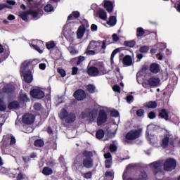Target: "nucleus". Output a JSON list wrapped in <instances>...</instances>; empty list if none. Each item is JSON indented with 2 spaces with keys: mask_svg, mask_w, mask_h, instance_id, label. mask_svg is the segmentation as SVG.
Segmentation results:
<instances>
[{
  "mask_svg": "<svg viewBox=\"0 0 180 180\" xmlns=\"http://www.w3.org/2000/svg\"><path fill=\"white\" fill-rule=\"evenodd\" d=\"M33 67H34L33 66V61L27 60L22 63L20 68V72L27 84H30L33 81V75L32 74V70H30V68H33Z\"/></svg>",
  "mask_w": 180,
  "mask_h": 180,
  "instance_id": "obj_1",
  "label": "nucleus"
},
{
  "mask_svg": "<svg viewBox=\"0 0 180 180\" xmlns=\"http://www.w3.org/2000/svg\"><path fill=\"white\" fill-rule=\"evenodd\" d=\"M29 15H31L34 19H39V18L43 15V9L37 6L36 8L30 9L27 12H21L20 13V18H21L22 20L27 22V20H29Z\"/></svg>",
  "mask_w": 180,
  "mask_h": 180,
  "instance_id": "obj_2",
  "label": "nucleus"
},
{
  "mask_svg": "<svg viewBox=\"0 0 180 180\" xmlns=\"http://www.w3.org/2000/svg\"><path fill=\"white\" fill-rule=\"evenodd\" d=\"M89 49H92L97 54H104L106 50V41H91Z\"/></svg>",
  "mask_w": 180,
  "mask_h": 180,
  "instance_id": "obj_3",
  "label": "nucleus"
},
{
  "mask_svg": "<svg viewBox=\"0 0 180 180\" xmlns=\"http://www.w3.org/2000/svg\"><path fill=\"white\" fill-rule=\"evenodd\" d=\"M110 112V109L106 107H100V110L98 112V116L97 117V124L98 126H102L103 123L108 122V114Z\"/></svg>",
  "mask_w": 180,
  "mask_h": 180,
  "instance_id": "obj_4",
  "label": "nucleus"
},
{
  "mask_svg": "<svg viewBox=\"0 0 180 180\" xmlns=\"http://www.w3.org/2000/svg\"><path fill=\"white\" fill-rule=\"evenodd\" d=\"M83 165L85 168H92L94 167V154L91 151L85 150L83 152Z\"/></svg>",
  "mask_w": 180,
  "mask_h": 180,
  "instance_id": "obj_5",
  "label": "nucleus"
},
{
  "mask_svg": "<svg viewBox=\"0 0 180 180\" xmlns=\"http://www.w3.org/2000/svg\"><path fill=\"white\" fill-rule=\"evenodd\" d=\"M59 117L61 119V120L65 122L66 123H72L75 122V119H77L75 114L72 112L68 113L65 109H63L60 111Z\"/></svg>",
  "mask_w": 180,
  "mask_h": 180,
  "instance_id": "obj_6",
  "label": "nucleus"
},
{
  "mask_svg": "<svg viewBox=\"0 0 180 180\" xmlns=\"http://www.w3.org/2000/svg\"><path fill=\"white\" fill-rule=\"evenodd\" d=\"M154 129H155V125L151 124H149L147 127L146 134V137L147 140L152 144V146H154L155 143L158 141V138L153 134V131H154Z\"/></svg>",
  "mask_w": 180,
  "mask_h": 180,
  "instance_id": "obj_7",
  "label": "nucleus"
},
{
  "mask_svg": "<svg viewBox=\"0 0 180 180\" xmlns=\"http://www.w3.org/2000/svg\"><path fill=\"white\" fill-rule=\"evenodd\" d=\"M160 85H161V81L160 80V78L155 76L149 78L147 82L143 83V88H146V89L155 88L160 86Z\"/></svg>",
  "mask_w": 180,
  "mask_h": 180,
  "instance_id": "obj_8",
  "label": "nucleus"
},
{
  "mask_svg": "<svg viewBox=\"0 0 180 180\" xmlns=\"http://www.w3.org/2000/svg\"><path fill=\"white\" fill-rule=\"evenodd\" d=\"M174 140L175 139L174 138V136H172V134L167 132L162 139L161 147H162V148H167L168 146L174 147Z\"/></svg>",
  "mask_w": 180,
  "mask_h": 180,
  "instance_id": "obj_9",
  "label": "nucleus"
},
{
  "mask_svg": "<svg viewBox=\"0 0 180 180\" xmlns=\"http://www.w3.org/2000/svg\"><path fill=\"white\" fill-rule=\"evenodd\" d=\"M141 129H133L127 134L126 139L128 141H130L131 140H136V139H139V137L141 136Z\"/></svg>",
  "mask_w": 180,
  "mask_h": 180,
  "instance_id": "obj_10",
  "label": "nucleus"
},
{
  "mask_svg": "<svg viewBox=\"0 0 180 180\" xmlns=\"http://www.w3.org/2000/svg\"><path fill=\"white\" fill-rule=\"evenodd\" d=\"M96 63V60H91L89 63V65H91L89 68H88L87 73L90 77H98L101 72H99V69L92 66L94 64Z\"/></svg>",
  "mask_w": 180,
  "mask_h": 180,
  "instance_id": "obj_11",
  "label": "nucleus"
},
{
  "mask_svg": "<svg viewBox=\"0 0 180 180\" xmlns=\"http://www.w3.org/2000/svg\"><path fill=\"white\" fill-rule=\"evenodd\" d=\"M30 95L32 98L35 99H43L45 96L44 91L43 89L40 87H37L30 91Z\"/></svg>",
  "mask_w": 180,
  "mask_h": 180,
  "instance_id": "obj_12",
  "label": "nucleus"
},
{
  "mask_svg": "<svg viewBox=\"0 0 180 180\" xmlns=\"http://www.w3.org/2000/svg\"><path fill=\"white\" fill-rule=\"evenodd\" d=\"M74 23L69 22L66 24L63 27V34L66 39H72L74 36V32L71 30V26H73Z\"/></svg>",
  "mask_w": 180,
  "mask_h": 180,
  "instance_id": "obj_13",
  "label": "nucleus"
},
{
  "mask_svg": "<svg viewBox=\"0 0 180 180\" xmlns=\"http://www.w3.org/2000/svg\"><path fill=\"white\" fill-rule=\"evenodd\" d=\"M176 167V161L172 158L167 159L164 164L165 171H172V169H175Z\"/></svg>",
  "mask_w": 180,
  "mask_h": 180,
  "instance_id": "obj_14",
  "label": "nucleus"
},
{
  "mask_svg": "<svg viewBox=\"0 0 180 180\" xmlns=\"http://www.w3.org/2000/svg\"><path fill=\"white\" fill-rule=\"evenodd\" d=\"M85 24H82L77 31V39H82L84 35L85 34V32H86V27H89V24H88V21H84Z\"/></svg>",
  "mask_w": 180,
  "mask_h": 180,
  "instance_id": "obj_15",
  "label": "nucleus"
},
{
  "mask_svg": "<svg viewBox=\"0 0 180 180\" xmlns=\"http://www.w3.org/2000/svg\"><path fill=\"white\" fill-rule=\"evenodd\" d=\"M22 122L25 124H32L34 122V115L32 114H25L22 116Z\"/></svg>",
  "mask_w": 180,
  "mask_h": 180,
  "instance_id": "obj_16",
  "label": "nucleus"
},
{
  "mask_svg": "<svg viewBox=\"0 0 180 180\" xmlns=\"http://www.w3.org/2000/svg\"><path fill=\"white\" fill-rule=\"evenodd\" d=\"M150 168L154 171L155 174H158L162 168V163L160 162H155L150 164Z\"/></svg>",
  "mask_w": 180,
  "mask_h": 180,
  "instance_id": "obj_17",
  "label": "nucleus"
},
{
  "mask_svg": "<svg viewBox=\"0 0 180 180\" xmlns=\"http://www.w3.org/2000/svg\"><path fill=\"white\" fill-rule=\"evenodd\" d=\"M73 96H75V99H77V101H84V99H85V96H86V95L85 94L84 91L77 90L74 93Z\"/></svg>",
  "mask_w": 180,
  "mask_h": 180,
  "instance_id": "obj_18",
  "label": "nucleus"
},
{
  "mask_svg": "<svg viewBox=\"0 0 180 180\" xmlns=\"http://www.w3.org/2000/svg\"><path fill=\"white\" fill-rule=\"evenodd\" d=\"M103 4H104V8L105 9H106L107 12H108V13H112V12H113V8H114L113 2L109 0H104Z\"/></svg>",
  "mask_w": 180,
  "mask_h": 180,
  "instance_id": "obj_19",
  "label": "nucleus"
},
{
  "mask_svg": "<svg viewBox=\"0 0 180 180\" xmlns=\"http://www.w3.org/2000/svg\"><path fill=\"white\" fill-rule=\"evenodd\" d=\"M104 158H105V167L106 168H110L112 167V155L110 153H105Z\"/></svg>",
  "mask_w": 180,
  "mask_h": 180,
  "instance_id": "obj_20",
  "label": "nucleus"
},
{
  "mask_svg": "<svg viewBox=\"0 0 180 180\" xmlns=\"http://www.w3.org/2000/svg\"><path fill=\"white\" fill-rule=\"evenodd\" d=\"M117 23V19L116 18V15L110 16L108 20L107 21V25L110 26V27H113V26L116 25Z\"/></svg>",
  "mask_w": 180,
  "mask_h": 180,
  "instance_id": "obj_21",
  "label": "nucleus"
},
{
  "mask_svg": "<svg viewBox=\"0 0 180 180\" xmlns=\"http://www.w3.org/2000/svg\"><path fill=\"white\" fill-rule=\"evenodd\" d=\"M123 64L127 67H130L133 64V60L131 59V56H126L123 58Z\"/></svg>",
  "mask_w": 180,
  "mask_h": 180,
  "instance_id": "obj_22",
  "label": "nucleus"
},
{
  "mask_svg": "<svg viewBox=\"0 0 180 180\" xmlns=\"http://www.w3.org/2000/svg\"><path fill=\"white\" fill-rule=\"evenodd\" d=\"M15 91V86L13 84H8L3 89L4 94H11Z\"/></svg>",
  "mask_w": 180,
  "mask_h": 180,
  "instance_id": "obj_23",
  "label": "nucleus"
},
{
  "mask_svg": "<svg viewBox=\"0 0 180 180\" xmlns=\"http://www.w3.org/2000/svg\"><path fill=\"white\" fill-rule=\"evenodd\" d=\"M150 71L153 74H158V72H160V66L157 63H153L150 66Z\"/></svg>",
  "mask_w": 180,
  "mask_h": 180,
  "instance_id": "obj_24",
  "label": "nucleus"
},
{
  "mask_svg": "<svg viewBox=\"0 0 180 180\" xmlns=\"http://www.w3.org/2000/svg\"><path fill=\"white\" fill-rule=\"evenodd\" d=\"M100 19L102 20H106L108 19V13L103 9H100L98 12Z\"/></svg>",
  "mask_w": 180,
  "mask_h": 180,
  "instance_id": "obj_25",
  "label": "nucleus"
},
{
  "mask_svg": "<svg viewBox=\"0 0 180 180\" xmlns=\"http://www.w3.org/2000/svg\"><path fill=\"white\" fill-rule=\"evenodd\" d=\"M145 108H148V109H155L157 108V102L155 101H149L143 104Z\"/></svg>",
  "mask_w": 180,
  "mask_h": 180,
  "instance_id": "obj_26",
  "label": "nucleus"
},
{
  "mask_svg": "<svg viewBox=\"0 0 180 180\" xmlns=\"http://www.w3.org/2000/svg\"><path fill=\"white\" fill-rule=\"evenodd\" d=\"M81 16L79 11H73L68 18V20H72L73 19H78Z\"/></svg>",
  "mask_w": 180,
  "mask_h": 180,
  "instance_id": "obj_27",
  "label": "nucleus"
},
{
  "mask_svg": "<svg viewBox=\"0 0 180 180\" xmlns=\"http://www.w3.org/2000/svg\"><path fill=\"white\" fill-rule=\"evenodd\" d=\"M98 116V110H93L91 111L90 110V113H89V119L90 120H95L96 119V117Z\"/></svg>",
  "mask_w": 180,
  "mask_h": 180,
  "instance_id": "obj_28",
  "label": "nucleus"
},
{
  "mask_svg": "<svg viewBox=\"0 0 180 180\" xmlns=\"http://www.w3.org/2000/svg\"><path fill=\"white\" fill-rule=\"evenodd\" d=\"M159 116H160L162 119H165V120H168V111L165 109L162 110L160 112Z\"/></svg>",
  "mask_w": 180,
  "mask_h": 180,
  "instance_id": "obj_29",
  "label": "nucleus"
},
{
  "mask_svg": "<svg viewBox=\"0 0 180 180\" xmlns=\"http://www.w3.org/2000/svg\"><path fill=\"white\" fill-rule=\"evenodd\" d=\"M19 101H20V102H29L30 99L27 97V94L22 93L20 94Z\"/></svg>",
  "mask_w": 180,
  "mask_h": 180,
  "instance_id": "obj_30",
  "label": "nucleus"
},
{
  "mask_svg": "<svg viewBox=\"0 0 180 180\" xmlns=\"http://www.w3.org/2000/svg\"><path fill=\"white\" fill-rule=\"evenodd\" d=\"M85 53L87 55V56H95L97 53V52H96L94 49H92V48H89V45L88 46L86 51H85Z\"/></svg>",
  "mask_w": 180,
  "mask_h": 180,
  "instance_id": "obj_31",
  "label": "nucleus"
},
{
  "mask_svg": "<svg viewBox=\"0 0 180 180\" xmlns=\"http://www.w3.org/2000/svg\"><path fill=\"white\" fill-rule=\"evenodd\" d=\"M42 173L44 175H51L53 174V169L50 167H44Z\"/></svg>",
  "mask_w": 180,
  "mask_h": 180,
  "instance_id": "obj_32",
  "label": "nucleus"
},
{
  "mask_svg": "<svg viewBox=\"0 0 180 180\" xmlns=\"http://www.w3.org/2000/svg\"><path fill=\"white\" fill-rule=\"evenodd\" d=\"M18 108H19L18 101H13L8 105V109H18Z\"/></svg>",
  "mask_w": 180,
  "mask_h": 180,
  "instance_id": "obj_33",
  "label": "nucleus"
},
{
  "mask_svg": "<svg viewBox=\"0 0 180 180\" xmlns=\"http://www.w3.org/2000/svg\"><path fill=\"white\" fill-rule=\"evenodd\" d=\"M103 136H105V131L103 129H99L96 131V136L97 139L101 140V139H103Z\"/></svg>",
  "mask_w": 180,
  "mask_h": 180,
  "instance_id": "obj_34",
  "label": "nucleus"
},
{
  "mask_svg": "<svg viewBox=\"0 0 180 180\" xmlns=\"http://www.w3.org/2000/svg\"><path fill=\"white\" fill-rule=\"evenodd\" d=\"M86 89L90 94H95V89H96V87L94 84H89L86 86Z\"/></svg>",
  "mask_w": 180,
  "mask_h": 180,
  "instance_id": "obj_35",
  "label": "nucleus"
},
{
  "mask_svg": "<svg viewBox=\"0 0 180 180\" xmlns=\"http://www.w3.org/2000/svg\"><path fill=\"white\" fill-rule=\"evenodd\" d=\"M113 172H106L105 174V177L106 180H113Z\"/></svg>",
  "mask_w": 180,
  "mask_h": 180,
  "instance_id": "obj_36",
  "label": "nucleus"
},
{
  "mask_svg": "<svg viewBox=\"0 0 180 180\" xmlns=\"http://www.w3.org/2000/svg\"><path fill=\"white\" fill-rule=\"evenodd\" d=\"M6 110V103L0 99V112H5Z\"/></svg>",
  "mask_w": 180,
  "mask_h": 180,
  "instance_id": "obj_37",
  "label": "nucleus"
},
{
  "mask_svg": "<svg viewBox=\"0 0 180 180\" xmlns=\"http://www.w3.org/2000/svg\"><path fill=\"white\" fill-rule=\"evenodd\" d=\"M35 147H43L44 146V141L41 139H37L34 141Z\"/></svg>",
  "mask_w": 180,
  "mask_h": 180,
  "instance_id": "obj_38",
  "label": "nucleus"
},
{
  "mask_svg": "<svg viewBox=\"0 0 180 180\" xmlns=\"http://www.w3.org/2000/svg\"><path fill=\"white\" fill-rule=\"evenodd\" d=\"M145 32H144V29H143L142 27H138L136 30V36L137 37H141V36H143V34H144Z\"/></svg>",
  "mask_w": 180,
  "mask_h": 180,
  "instance_id": "obj_39",
  "label": "nucleus"
},
{
  "mask_svg": "<svg viewBox=\"0 0 180 180\" xmlns=\"http://www.w3.org/2000/svg\"><path fill=\"white\" fill-rule=\"evenodd\" d=\"M155 47H158L160 49V51H162L163 49H167V44L165 43H157Z\"/></svg>",
  "mask_w": 180,
  "mask_h": 180,
  "instance_id": "obj_40",
  "label": "nucleus"
},
{
  "mask_svg": "<svg viewBox=\"0 0 180 180\" xmlns=\"http://www.w3.org/2000/svg\"><path fill=\"white\" fill-rule=\"evenodd\" d=\"M68 51H70V53L75 55L78 53V50H77V49H75V47H74V46L70 45L68 47Z\"/></svg>",
  "mask_w": 180,
  "mask_h": 180,
  "instance_id": "obj_41",
  "label": "nucleus"
},
{
  "mask_svg": "<svg viewBox=\"0 0 180 180\" xmlns=\"http://www.w3.org/2000/svg\"><path fill=\"white\" fill-rule=\"evenodd\" d=\"M89 113H90V110L89 109H86L84 111L82 112V118L85 119L86 117H89Z\"/></svg>",
  "mask_w": 180,
  "mask_h": 180,
  "instance_id": "obj_42",
  "label": "nucleus"
},
{
  "mask_svg": "<svg viewBox=\"0 0 180 180\" xmlns=\"http://www.w3.org/2000/svg\"><path fill=\"white\" fill-rule=\"evenodd\" d=\"M117 53H119V49H117L115 50H114L112 53H111V58H110V63L111 64H113V63H115V61L113 60V59L115 58V56H116L117 54Z\"/></svg>",
  "mask_w": 180,
  "mask_h": 180,
  "instance_id": "obj_43",
  "label": "nucleus"
},
{
  "mask_svg": "<svg viewBox=\"0 0 180 180\" xmlns=\"http://www.w3.org/2000/svg\"><path fill=\"white\" fill-rule=\"evenodd\" d=\"M54 47H56V43L53 41L46 44V49H48V50H51V49H54Z\"/></svg>",
  "mask_w": 180,
  "mask_h": 180,
  "instance_id": "obj_44",
  "label": "nucleus"
},
{
  "mask_svg": "<svg viewBox=\"0 0 180 180\" xmlns=\"http://www.w3.org/2000/svg\"><path fill=\"white\" fill-rule=\"evenodd\" d=\"M45 12H53L54 11V7L51 4H48L44 6Z\"/></svg>",
  "mask_w": 180,
  "mask_h": 180,
  "instance_id": "obj_45",
  "label": "nucleus"
},
{
  "mask_svg": "<svg viewBox=\"0 0 180 180\" xmlns=\"http://www.w3.org/2000/svg\"><path fill=\"white\" fill-rule=\"evenodd\" d=\"M125 46H127L128 47H133L134 46H136V41L131 40L129 41L124 42Z\"/></svg>",
  "mask_w": 180,
  "mask_h": 180,
  "instance_id": "obj_46",
  "label": "nucleus"
},
{
  "mask_svg": "<svg viewBox=\"0 0 180 180\" xmlns=\"http://www.w3.org/2000/svg\"><path fill=\"white\" fill-rule=\"evenodd\" d=\"M17 180H28L27 177L26 176V175L20 173L18 174V176H17Z\"/></svg>",
  "mask_w": 180,
  "mask_h": 180,
  "instance_id": "obj_47",
  "label": "nucleus"
},
{
  "mask_svg": "<svg viewBox=\"0 0 180 180\" xmlns=\"http://www.w3.org/2000/svg\"><path fill=\"white\" fill-rule=\"evenodd\" d=\"M110 116L112 117H119V112L115 110H112L110 111Z\"/></svg>",
  "mask_w": 180,
  "mask_h": 180,
  "instance_id": "obj_48",
  "label": "nucleus"
},
{
  "mask_svg": "<svg viewBox=\"0 0 180 180\" xmlns=\"http://www.w3.org/2000/svg\"><path fill=\"white\" fill-rule=\"evenodd\" d=\"M58 72L61 75V77H64L67 74L65 73V70L62 68H58Z\"/></svg>",
  "mask_w": 180,
  "mask_h": 180,
  "instance_id": "obj_49",
  "label": "nucleus"
},
{
  "mask_svg": "<svg viewBox=\"0 0 180 180\" xmlns=\"http://www.w3.org/2000/svg\"><path fill=\"white\" fill-rule=\"evenodd\" d=\"M84 178L86 179H91L92 178V172H88L84 174Z\"/></svg>",
  "mask_w": 180,
  "mask_h": 180,
  "instance_id": "obj_50",
  "label": "nucleus"
},
{
  "mask_svg": "<svg viewBox=\"0 0 180 180\" xmlns=\"http://www.w3.org/2000/svg\"><path fill=\"white\" fill-rule=\"evenodd\" d=\"M8 139H10L11 141H10V144L11 146L15 144V143H16V139H15V137H13V136L12 135H8Z\"/></svg>",
  "mask_w": 180,
  "mask_h": 180,
  "instance_id": "obj_51",
  "label": "nucleus"
},
{
  "mask_svg": "<svg viewBox=\"0 0 180 180\" xmlns=\"http://www.w3.org/2000/svg\"><path fill=\"white\" fill-rule=\"evenodd\" d=\"M99 72H100L99 75H103L105 74H108V70H105L104 67H101L100 68Z\"/></svg>",
  "mask_w": 180,
  "mask_h": 180,
  "instance_id": "obj_52",
  "label": "nucleus"
},
{
  "mask_svg": "<svg viewBox=\"0 0 180 180\" xmlns=\"http://www.w3.org/2000/svg\"><path fill=\"white\" fill-rule=\"evenodd\" d=\"M136 115L139 117H141L142 116H144V110L143 109H139L136 111Z\"/></svg>",
  "mask_w": 180,
  "mask_h": 180,
  "instance_id": "obj_53",
  "label": "nucleus"
},
{
  "mask_svg": "<svg viewBox=\"0 0 180 180\" xmlns=\"http://www.w3.org/2000/svg\"><path fill=\"white\" fill-rule=\"evenodd\" d=\"M30 46L33 47L34 50H37V51H39L40 53H43V51H41V49H40V47H39L37 45L31 44Z\"/></svg>",
  "mask_w": 180,
  "mask_h": 180,
  "instance_id": "obj_54",
  "label": "nucleus"
},
{
  "mask_svg": "<svg viewBox=\"0 0 180 180\" xmlns=\"http://www.w3.org/2000/svg\"><path fill=\"white\" fill-rule=\"evenodd\" d=\"M148 50H149L148 46H142L140 49L141 53H147Z\"/></svg>",
  "mask_w": 180,
  "mask_h": 180,
  "instance_id": "obj_55",
  "label": "nucleus"
},
{
  "mask_svg": "<svg viewBox=\"0 0 180 180\" xmlns=\"http://www.w3.org/2000/svg\"><path fill=\"white\" fill-rule=\"evenodd\" d=\"M34 109L35 110H40L41 109V104L37 103L34 105Z\"/></svg>",
  "mask_w": 180,
  "mask_h": 180,
  "instance_id": "obj_56",
  "label": "nucleus"
},
{
  "mask_svg": "<svg viewBox=\"0 0 180 180\" xmlns=\"http://www.w3.org/2000/svg\"><path fill=\"white\" fill-rule=\"evenodd\" d=\"M85 60V57L84 56H79L78 60L77 62V65H79L82 63V61Z\"/></svg>",
  "mask_w": 180,
  "mask_h": 180,
  "instance_id": "obj_57",
  "label": "nucleus"
},
{
  "mask_svg": "<svg viewBox=\"0 0 180 180\" xmlns=\"http://www.w3.org/2000/svg\"><path fill=\"white\" fill-rule=\"evenodd\" d=\"M116 150H117V147H116L115 145L112 144L110 146V150L111 151V153H115Z\"/></svg>",
  "mask_w": 180,
  "mask_h": 180,
  "instance_id": "obj_58",
  "label": "nucleus"
},
{
  "mask_svg": "<svg viewBox=\"0 0 180 180\" xmlns=\"http://www.w3.org/2000/svg\"><path fill=\"white\" fill-rule=\"evenodd\" d=\"M78 73V68L73 67L72 69V75H77Z\"/></svg>",
  "mask_w": 180,
  "mask_h": 180,
  "instance_id": "obj_59",
  "label": "nucleus"
},
{
  "mask_svg": "<svg viewBox=\"0 0 180 180\" xmlns=\"http://www.w3.org/2000/svg\"><path fill=\"white\" fill-rule=\"evenodd\" d=\"M112 89L115 92H120V86L118 85H114L112 86Z\"/></svg>",
  "mask_w": 180,
  "mask_h": 180,
  "instance_id": "obj_60",
  "label": "nucleus"
},
{
  "mask_svg": "<svg viewBox=\"0 0 180 180\" xmlns=\"http://www.w3.org/2000/svg\"><path fill=\"white\" fill-rule=\"evenodd\" d=\"M133 99L134 97L131 95L127 96V102H128V103H131V102H133Z\"/></svg>",
  "mask_w": 180,
  "mask_h": 180,
  "instance_id": "obj_61",
  "label": "nucleus"
},
{
  "mask_svg": "<svg viewBox=\"0 0 180 180\" xmlns=\"http://www.w3.org/2000/svg\"><path fill=\"white\" fill-rule=\"evenodd\" d=\"M148 117H149V119H155V112H149Z\"/></svg>",
  "mask_w": 180,
  "mask_h": 180,
  "instance_id": "obj_62",
  "label": "nucleus"
},
{
  "mask_svg": "<svg viewBox=\"0 0 180 180\" xmlns=\"http://www.w3.org/2000/svg\"><path fill=\"white\" fill-rule=\"evenodd\" d=\"M39 70H42V71H44L46 70V63H40L39 65Z\"/></svg>",
  "mask_w": 180,
  "mask_h": 180,
  "instance_id": "obj_63",
  "label": "nucleus"
},
{
  "mask_svg": "<svg viewBox=\"0 0 180 180\" xmlns=\"http://www.w3.org/2000/svg\"><path fill=\"white\" fill-rule=\"evenodd\" d=\"M174 8L180 13V3L176 4Z\"/></svg>",
  "mask_w": 180,
  "mask_h": 180,
  "instance_id": "obj_64",
  "label": "nucleus"
}]
</instances>
